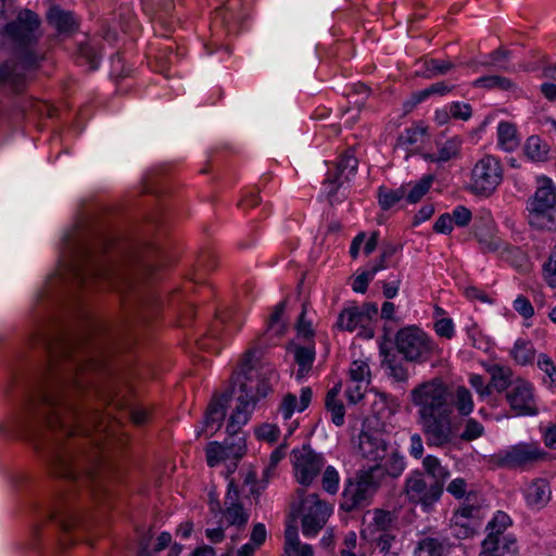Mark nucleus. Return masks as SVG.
Here are the masks:
<instances>
[{"mask_svg": "<svg viewBox=\"0 0 556 556\" xmlns=\"http://www.w3.org/2000/svg\"><path fill=\"white\" fill-rule=\"evenodd\" d=\"M126 325L106 324L87 318L81 336L64 331L41 333L38 344L46 353L29 400L25 434L48 460L54 475L84 484L93 482L90 472L79 473L74 452L63 446V439L76 432L89 434L98 428L102 415L97 410L80 409L75 396L85 389L78 371L98 370L104 366L100 356L125 332Z\"/></svg>", "mask_w": 556, "mask_h": 556, "instance_id": "1", "label": "nucleus"}, {"mask_svg": "<svg viewBox=\"0 0 556 556\" xmlns=\"http://www.w3.org/2000/svg\"><path fill=\"white\" fill-rule=\"evenodd\" d=\"M111 244L112 239L105 233L70 243L68 260L60 274L62 280L77 289L94 283L108 285L128 294L129 300L134 298L137 306L148 305L151 295L144 291L141 281L152 270L149 256L135 255L123 263L106 262L103 254Z\"/></svg>", "mask_w": 556, "mask_h": 556, "instance_id": "2", "label": "nucleus"}, {"mask_svg": "<svg viewBox=\"0 0 556 556\" xmlns=\"http://www.w3.org/2000/svg\"><path fill=\"white\" fill-rule=\"evenodd\" d=\"M410 397L418 408V421L428 446L442 448L454 442V406L462 416H468L473 409L472 395L467 388L457 387L451 399L446 386L440 379L420 383L412 390Z\"/></svg>", "mask_w": 556, "mask_h": 556, "instance_id": "3", "label": "nucleus"}, {"mask_svg": "<svg viewBox=\"0 0 556 556\" xmlns=\"http://www.w3.org/2000/svg\"><path fill=\"white\" fill-rule=\"evenodd\" d=\"M257 351L249 350L242 358V372L237 377L240 382L238 405L227 424L228 438L222 444L226 456L236 460L243 457L247 452L245 438L241 427L245 425L250 415L261 397L271 392L273 384L278 380L277 371L270 366H264L257 371L255 379L251 375L252 362L256 358Z\"/></svg>", "mask_w": 556, "mask_h": 556, "instance_id": "4", "label": "nucleus"}, {"mask_svg": "<svg viewBox=\"0 0 556 556\" xmlns=\"http://www.w3.org/2000/svg\"><path fill=\"white\" fill-rule=\"evenodd\" d=\"M381 470L379 464L371 465L367 470H361L355 481H349L342 494L340 508L350 513L367 506L379 486L377 475Z\"/></svg>", "mask_w": 556, "mask_h": 556, "instance_id": "5", "label": "nucleus"}, {"mask_svg": "<svg viewBox=\"0 0 556 556\" xmlns=\"http://www.w3.org/2000/svg\"><path fill=\"white\" fill-rule=\"evenodd\" d=\"M395 345L404 359L413 363L428 362L435 352V344L416 326L400 329L395 336Z\"/></svg>", "mask_w": 556, "mask_h": 556, "instance_id": "6", "label": "nucleus"}, {"mask_svg": "<svg viewBox=\"0 0 556 556\" xmlns=\"http://www.w3.org/2000/svg\"><path fill=\"white\" fill-rule=\"evenodd\" d=\"M30 48L16 47L17 62L7 61L0 64V83L11 86L15 92H20L25 84V71L39 66L41 58Z\"/></svg>", "mask_w": 556, "mask_h": 556, "instance_id": "7", "label": "nucleus"}, {"mask_svg": "<svg viewBox=\"0 0 556 556\" xmlns=\"http://www.w3.org/2000/svg\"><path fill=\"white\" fill-rule=\"evenodd\" d=\"M40 23L38 14L24 9L18 12L14 21L5 25L4 31L16 47H33L40 37L38 34Z\"/></svg>", "mask_w": 556, "mask_h": 556, "instance_id": "8", "label": "nucleus"}, {"mask_svg": "<svg viewBox=\"0 0 556 556\" xmlns=\"http://www.w3.org/2000/svg\"><path fill=\"white\" fill-rule=\"evenodd\" d=\"M502 180L500 162L490 155L478 161L471 172L470 189L475 194L490 195Z\"/></svg>", "mask_w": 556, "mask_h": 556, "instance_id": "9", "label": "nucleus"}, {"mask_svg": "<svg viewBox=\"0 0 556 556\" xmlns=\"http://www.w3.org/2000/svg\"><path fill=\"white\" fill-rule=\"evenodd\" d=\"M302 532L305 536H315L326 525L331 508L319 500L316 493L307 495L301 502Z\"/></svg>", "mask_w": 556, "mask_h": 556, "instance_id": "10", "label": "nucleus"}, {"mask_svg": "<svg viewBox=\"0 0 556 556\" xmlns=\"http://www.w3.org/2000/svg\"><path fill=\"white\" fill-rule=\"evenodd\" d=\"M543 455L538 445L521 443L492 454L489 462L502 468H516L534 463Z\"/></svg>", "mask_w": 556, "mask_h": 556, "instance_id": "11", "label": "nucleus"}, {"mask_svg": "<svg viewBox=\"0 0 556 556\" xmlns=\"http://www.w3.org/2000/svg\"><path fill=\"white\" fill-rule=\"evenodd\" d=\"M405 492L410 502L420 504L425 508L431 507L443 493L438 483L427 481L424 472L419 470L414 471L406 479Z\"/></svg>", "mask_w": 556, "mask_h": 556, "instance_id": "12", "label": "nucleus"}, {"mask_svg": "<svg viewBox=\"0 0 556 556\" xmlns=\"http://www.w3.org/2000/svg\"><path fill=\"white\" fill-rule=\"evenodd\" d=\"M293 466L296 481L302 485H309L324 467V458L315 453L308 445L292 451Z\"/></svg>", "mask_w": 556, "mask_h": 556, "instance_id": "13", "label": "nucleus"}, {"mask_svg": "<svg viewBox=\"0 0 556 556\" xmlns=\"http://www.w3.org/2000/svg\"><path fill=\"white\" fill-rule=\"evenodd\" d=\"M388 443L378 430H362L358 437V452L364 459L378 465L387 456Z\"/></svg>", "mask_w": 556, "mask_h": 556, "instance_id": "14", "label": "nucleus"}, {"mask_svg": "<svg viewBox=\"0 0 556 556\" xmlns=\"http://www.w3.org/2000/svg\"><path fill=\"white\" fill-rule=\"evenodd\" d=\"M506 400L511 410L519 416H534L538 414L533 388L529 382L520 381L509 392Z\"/></svg>", "mask_w": 556, "mask_h": 556, "instance_id": "15", "label": "nucleus"}, {"mask_svg": "<svg viewBox=\"0 0 556 556\" xmlns=\"http://www.w3.org/2000/svg\"><path fill=\"white\" fill-rule=\"evenodd\" d=\"M226 508L223 511L228 526H235L239 529L243 528L249 521V514L243 505L239 502V490L233 479L228 483V491L225 498Z\"/></svg>", "mask_w": 556, "mask_h": 556, "instance_id": "16", "label": "nucleus"}, {"mask_svg": "<svg viewBox=\"0 0 556 556\" xmlns=\"http://www.w3.org/2000/svg\"><path fill=\"white\" fill-rule=\"evenodd\" d=\"M358 161L352 150H346L336 163L333 169H328L327 177L324 181L325 185L330 186L328 197L331 199L339 187L342 185L341 176L346 173L345 178L348 179L349 174H353L357 168Z\"/></svg>", "mask_w": 556, "mask_h": 556, "instance_id": "17", "label": "nucleus"}, {"mask_svg": "<svg viewBox=\"0 0 556 556\" xmlns=\"http://www.w3.org/2000/svg\"><path fill=\"white\" fill-rule=\"evenodd\" d=\"M556 205V189L549 178H543L542 185L536 189L529 201V211L536 215L546 214Z\"/></svg>", "mask_w": 556, "mask_h": 556, "instance_id": "18", "label": "nucleus"}, {"mask_svg": "<svg viewBox=\"0 0 556 556\" xmlns=\"http://www.w3.org/2000/svg\"><path fill=\"white\" fill-rule=\"evenodd\" d=\"M47 21L60 35L65 36H71L79 26L74 13L61 9L59 5H53L49 9Z\"/></svg>", "mask_w": 556, "mask_h": 556, "instance_id": "19", "label": "nucleus"}, {"mask_svg": "<svg viewBox=\"0 0 556 556\" xmlns=\"http://www.w3.org/2000/svg\"><path fill=\"white\" fill-rule=\"evenodd\" d=\"M233 389L214 397L205 414L204 425L206 428L218 430L226 416V407L232 397Z\"/></svg>", "mask_w": 556, "mask_h": 556, "instance_id": "20", "label": "nucleus"}, {"mask_svg": "<svg viewBox=\"0 0 556 556\" xmlns=\"http://www.w3.org/2000/svg\"><path fill=\"white\" fill-rule=\"evenodd\" d=\"M483 551H491L501 556H514L518 546L516 539L511 535L489 534L482 543Z\"/></svg>", "mask_w": 556, "mask_h": 556, "instance_id": "21", "label": "nucleus"}, {"mask_svg": "<svg viewBox=\"0 0 556 556\" xmlns=\"http://www.w3.org/2000/svg\"><path fill=\"white\" fill-rule=\"evenodd\" d=\"M551 500V488L546 480L535 479L526 489V501L530 506L542 508Z\"/></svg>", "mask_w": 556, "mask_h": 556, "instance_id": "22", "label": "nucleus"}, {"mask_svg": "<svg viewBox=\"0 0 556 556\" xmlns=\"http://www.w3.org/2000/svg\"><path fill=\"white\" fill-rule=\"evenodd\" d=\"M380 353L383 356L381 365L389 370V376L396 382L407 381L408 371L403 361L394 352L384 346L380 348Z\"/></svg>", "mask_w": 556, "mask_h": 556, "instance_id": "23", "label": "nucleus"}, {"mask_svg": "<svg viewBox=\"0 0 556 556\" xmlns=\"http://www.w3.org/2000/svg\"><path fill=\"white\" fill-rule=\"evenodd\" d=\"M369 535L381 532H397V518L388 510L375 509L372 521L368 525ZM366 530L363 532L365 533Z\"/></svg>", "mask_w": 556, "mask_h": 556, "instance_id": "24", "label": "nucleus"}, {"mask_svg": "<svg viewBox=\"0 0 556 556\" xmlns=\"http://www.w3.org/2000/svg\"><path fill=\"white\" fill-rule=\"evenodd\" d=\"M422 468L425 477L429 479L430 483H438L440 491L443 492L446 479L450 477V471L441 464L440 459L433 455H428L422 460Z\"/></svg>", "mask_w": 556, "mask_h": 556, "instance_id": "25", "label": "nucleus"}, {"mask_svg": "<svg viewBox=\"0 0 556 556\" xmlns=\"http://www.w3.org/2000/svg\"><path fill=\"white\" fill-rule=\"evenodd\" d=\"M418 64L421 65V68L417 71V75L426 79L443 76L455 67L453 62L438 59L419 61Z\"/></svg>", "mask_w": 556, "mask_h": 556, "instance_id": "26", "label": "nucleus"}, {"mask_svg": "<svg viewBox=\"0 0 556 556\" xmlns=\"http://www.w3.org/2000/svg\"><path fill=\"white\" fill-rule=\"evenodd\" d=\"M294 361L299 366L296 371V379L301 380L307 376L313 367V363L315 359V349L314 346H293Z\"/></svg>", "mask_w": 556, "mask_h": 556, "instance_id": "27", "label": "nucleus"}, {"mask_svg": "<svg viewBox=\"0 0 556 556\" xmlns=\"http://www.w3.org/2000/svg\"><path fill=\"white\" fill-rule=\"evenodd\" d=\"M549 150V146L535 135L530 136L523 147L526 156L533 162H546Z\"/></svg>", "mask_w": 556, "mask_h": 556, "instance_id": "28", "label": "nucleus"}, {"mask_svg": "<svg viewBox=\"0 0 556 556\" xmlns=\"http://www.w3.org/2000/svg\"><path fill=\"white\" fill-rule=\"evenodd\" d=\"M497 137L500 146L510 152L519 146L517 137V129L514 124L509 122H501L497 127Z\"/></svg>", "mask_w": 556, "mask_h": 556, "instance_id": "29", "label": "nucleus"}, {"mask_svg": "<svg viewBox=\"0 0 556 556\" xmlns=\"http://www.w3.org/2000/svg\"><path fill=\"white\" fill-rule=\"evenodd\" d=\"M64 532H68L77 522L76 513L70 507V498L62 500L60 506L55 509L53 516Z\"/></svg>", "mask_w": 556, "mask_h": 556, "instance_id": "30", "label": "nucleus"}, {"mask_svg": "<svg viewBox=\"0 0 556 556\" xmlns=\"http://www.w3.org/2000/svg\"><path fill=\"white\" fill-rule=\"evenodd\" d=\"M359 314V307L352 306L344 308L336 323V327L340 330L354 331L358 326H363L364 321Z\"/></svg>", "mask_w": 556, "mask_h": 556, "instance_id": "31", "label": "nucleus"}, {"mask_svg": "<svg viewBox=\"0 0 556 556\" xmlns=\"http://www.w3.org/2000/svg\"><path fill=\"white\" fill-rule=\"evenodd\" d=\"M339 388L334 387L326 395V408L331 413V420L336 426L344 424L345 409L341 401L338 400Z\"/></svg>", "mask_w": 556, "mask_h": 556, "instance_id": "32", "label": "nucleus"}, {"mask_svg": "<svg viewBox=\"0 0 556 556\" xmlns=\"http://www.w3.org/2000/svg\"><path fill=\"white\" fill-rule=\"evenodd\" d=\"M406 195V186H401L397 189H390L381 186L378 189V202L383 211H388L397 204Z\"/></svg>", "mask_w": 556, "mask_h": 556, "instance_id": "33", "label": "nucleus"}, {"mask_svg": "<svg viewBox=\"0 0 556 556\" xmlns=\"http://www.w3.org/2000/svg\"><path fill=\"white\" fill-rule=\"evenodd\" d=\"M488 372L491 375V388H494L497 392H503L510 386L513 375L510 368L493 365L488 369Z\"/></svg>", "mask_w": 556, "mask_h": 556, "instance_id": "34", "label": "nucleus"}, {"mask_svg": "<svg viewBox=\"0 0 556 556\" xmlns=\"http://www.w3.org/2000/svg\"><path fill=\"white\" fill-rule=\"evenodd\" d=\"M379 465L381 466L382 470L377 475L378 480H380V478L384 475H388L392 478H397L402 475L405 468L404 458L395 451L391 453L383 465L381 462H379Z\"/></svg>", "mask_w": 556, "mask_h": 556, "instance_id": "35", "label": "nucleus"}, {"mask_svg": "<svg viewBox=\"0 0 556 556\" xmlns=\"http://www.w3.org/2000/svg\"><path fill=\"white\" fill-rule=\"evenodd\" d=\"M462 146V139L458 137L451 138L444 142L439 149V155L433 154L427 155V159L431 162H447L458 155Z\"/></svg>", "mask_w": 556, "mask_h": 556, "instance_id": "36", "label": "nucleus"}, {"mask_svg": "<svg viewBox=\"0 0 556 556\" xmlns=\"http://www.w3.org/2000/svg\"><path fill=\"white\" fill-rule=\"evenodd\" d=\"M514 359L520 365H527L533 362L535 350L530 341L519 339L511 350Z\"/></svg>", "mask_w": 556, "mask_h": 556, "instance_id": "37", "label": "nucleus"}, {"mask_svg": "<svg viewBox=\"0 0 556 556\" xmlns=\"http://www.w3.org/2000/svg\"><path fill=\"white\" fill-rule=\"evenodd\" d=\"M454 89L453 85H448L445 81H439L435 84H432L430 87L414 93L412 97V102L408 103L410 106H415L416 104L420 103L425 99H427L431 94H440L444 96L448 92H451Z\"/></svg>", "mask_w": 556, "mask_h": 556, "instance_id": "38", "label": "nucleus"}, {"mask_svg": "<svg viewBox=\"0 0 556 556\" xmlns=\"http://www.w3.org/2000/svg\"><path fill=\"white\" fill-rule=\"evenodd\" d=\"M473 86L488 89L509 90L514 87V83L504 76L490 75L478 78L473 83Z\"/></svg>", "mask_w": 556, "mask_h": 556, "instance_id": "39", "label": "nucleus"}, {"mask_svg": "<svg viewBox=\"0 0 556 556\" xmlns=\"http://www.w3.org/2000/svg\"><path fill=\"white\" fill-rule=\"evenodd\" d=\"M415 556H443V545L438 539L424 538L417 544Z\"/></svg>", "mask_w": 556, "mask_h": 556, "instance_id": "40", "label": "nucleus"}, {"mask_svg": "<svg viewBox=\"0 0 556 556\" xmlns=\"http://www.w3.org/2000/svg\"><path fill=\"white\" fill-rule=\"evenodd\" d=\"M433 182L432 175L424 176L418 182H416L409 190L406 189V200L409 203H417L421 198L429 191Z\"/></svg>", "mask_w": 556, "mask_h": 556, "instance_id": "41", "label": "nucleus"}, {"mask_svg": "<svg viewBox=\"0 0 556 556\" xmlns=\"http://www.w3.org/2000/svg\"><path fill=\"white\" fill-rule=\"evenodd\" d=\"M425 135L426 128L424 127L407 128L399 136L397 147H404L405 149H408L409 147L416 146L421 141Z\"/></svg>", "mask_w": 556, "mask_h": 556, "instance_id": "42", "label": "nucleus"}, {"mask_svg": "<svg viewBox=\"0 0 556 556\" xmlns=\"http://www.w3.org/2000/svg\"><path fill=\"white\" fill-rule=\"evenodd\" d=\"M78 56L86 62L89 66V71H93L99 65V52L98 48L91 43H79Z\"/></svg>", "mask_w": 556, "mask_h": 556, "instance_id": "43", "label": "nucleus"}, {"mask_svg": "<svg viewBox=\"0 0 556 556\" xmlns=\"http://www.w3.org/2000/svg\"><path fill=\"white\" fill-rule=\"evenodd\" d=\"M484 433V427L478 420L469 418L466 420L464 430L460 434V439L466 442L477 440Z\"/></svg>", "mask_w": 556, "mask_h": 556, "instance_id": "44", "label": "nucleus"}, {"mask_svg": "<svg viewBox=\"0 0 556 556\" xmlns=\"http://www.w3.org/2000/svg\"><path fill=\"white\" fill-rule=\"evenodd\" d=\"M451 531L453 536L459 540L471 538L476 533L475 526L471 521H463L459 520L458 517H455L454 522L451 525Z\"/></svg>", "mask_w": 556, "mask_h": 556, "instance_id": "45", "label": "nucleus"}, {"mask_svg": "<svg viewBox=\"0 0 556 556\" xmlns=\"http://www.w3.org/2000/svg\"><path fill=\"white\" fill-rule=\"evenodd\" d=\"M206 462L210 467L216 466L224 459H229L223 448V445L218 442H210L205 448Z\"/></svg>", "mask_w": 556, "mask_h": 556, "instance_id": "46", "label": "nucleus"}, {"mask_svg": "<svg viewBox=\"0 0 556 556\" xmlns=\"http://www.w3.org/2000/svg\"><path fill=\"white\" fill-rule=\"evenodd\" d=\"M370 538L371 542L380 553H388L396 539V532H381L378 534H371Z\"/></svg>", "mask_w": 556, "mask_h": 556, "instance_id": "47", "label": "nucleus"}, {"mask_svg": "<svg viewBox=\"0 0 556 556\" xmlns=\"http://www.w3.org/2000/svg\"><path fill=\"white\" fill-rule=\"evenodd\" d=\"M510 518L507 514L504 511H497L488 525V529L491 530L489 534H504V530L510 525Z\"/></svg>", "mask_w": 556, "mask_h": 556, "instance_id": "48", "label": "nucleus"}, {"mask_svg": "<svg viewBox=\"0 0 556 556\" xmlns=\"http://www.w3.org/2000/svg\"><path fill=\"white\" fill-rule=\"evenodd\" d=\"M369 366L364 361H354L350 368L351 379L356 383H364L369 377Z\"/></svg>", "mask_w": 556, "mask_h": 556, "instance_id": "49", "label": "nucleus"}, {"mask_svg": "<svg viewBox=\"0 0 556 556\" xmlns=\"http://www.w3.org/2000/svg\"><path fill=\"white\" fill-rule=\"evenodd\" d=\"M321 482L325 491L331 494L336 493L339 484L338 471L332 466H328L323 475Z\"/></svg>", "mask_w": 556, "mask_h": 556, "instance_id": "50", "label": "nucleus"}, {"mask_svg": "<svg viewBox=\"0 0 556 556\" xmlns=\"http://www.w3.org/2000/svg\"><path fill=\"white\" fill-rule=\"evenodd\" d=\"M538 366L549 378L551 384L556 386V366L553 359L546 354H540L538 357Z\"/></svg>", "mask_w": 556, "mask_h": 556, "instance_id": "51", "label": "nucleus"}, {"mask_svg": "<svg viewBox=\"0 0 556 556\" xmlns=\"http://www.w3.org/2000/svg\"><path fill=\"white\" fill-rule=\"evenodd\" d=\"M544 279L552 288H556V249L543 266Z\"/></svg>", "mask_w": 556, "mask_h": 556, "instance_id": "52", "label": "nucleus"}, {"mask_svg": "<svg viewBox=\"0 0 556 556\" xmlns=\"http://www.w3.org/2000/svg\"><path fill=\"white\" fill-rule=\"evenodd\" d=\"M470 386L476 390L481 399H485L491 395L492 388L491 384L484 383V378L480 375H471L469 379Z\"/></svg>", "mask_w": 556, "mask_h": 556, "instance_id": "53", "label": "nucleus"}, {"mask_svg": "<svg viewBox=\"0 0 556 556\" xmlns=\"http://www.w3.org/2000/svg\"><path fill=\"white\" fill-rule=\"evenodd\" d=\"M296 407H298L296 396L292 393H288L287 395H285V397L279 406V412L281 413L283 419L287 420L293 415Z\"/></svg>", "mask_w": 556, "mask_h": 556, "instance_id": "54", "label": "nucleus"}, {"mask_svg": "<svg viewBox=\"0 0 556 556\" xmlns=\"http://www.w3.org/2000/svg\"><path fill=\"white\" fill-rule=\"evenodd\" d=\"M256 435L261 440L273 443L279 437V428L276 425L264 424L256 430Z\"/></svg>", "mask_w": 556, "mask_h": 556, "instance_id": "55", "label": "nucleus"}, {"mask_svg": "<svg viewBox=\"0 0 556 556\" xmlns=\"http://www.w3.org/2000/svg\"><path fill=\"white\" fill-rule=\"evenodd\" d=\"M450 113L454 118L467 121L470 118L472 110L468 103L453 102L450 108Z\"/></svg>", "mask_w": 556, "mask_h": 556, "instance_id": "56", "label": "nucleus"}, {"mask_svg": "<svg viewBox=\"0 0 556 556\" xmlns=\"http://www.w3.org/2000/svg\"><path fill=\"white\" fill-rule=\"evenodd\" d=\"M451 217L456 226L465 227L471 220V212L466 206L459 205L453 211Z\"/></svg>", "mask_w": 556, "mask_h": 556, "instance_id": "57", "label": "nucleus"}, {"mask_svg": "<svg viewBox=\"0 0 556 556\" xmlns=\"http://www.w3.org/2000/svg\"><path fill=\"white\" fill-rule=\"evenodd\" d=\"M514 308L516 312H518L523 318H530L534 314V309L530 301L523 296L519 295L514 301Z\"/></svg>", "mask_w": 556, "mask_h": 556, "instance_id": "58", "label": "nucleus"}, {"mask_svg": "<svg viewBox=\"0 0 556 556\" xmlns=\"http://www.w3.org/2000/svg\"><path fill=\"white\" fill-rule=\"evenodd\" d=\"M374 277V270H364L355 278L353 282V290L358 293H365L368 288L369 281L372 280Z\"/></svg>", "mask_w": 556, "mask_h": 556, "instance_id": "59", "label": "nucleus"}, {"mask_svg": "<svg viewBox=\"0 0 556 556\" xmlns=\"http://www.w3.org/2000/svg\"><path fill=\"white\" fill-rule=\"evenodd\" d=\"M300 541L296 527L289 526L285 531V551L291 555L293 547H299Z\"/></svg>", "mask_w": 556, "mask_h": 556, "instance_id": "60", "label": "nucleus"}, {"mask_svg": "<svg viewBox=\"0 0 556 556\" xmlns=\"http://www.w3.org/2000/svg\"><path fill=\"white\" fill-rule=\"evenodd\" d=\"M435 332L440 337H444L446 339H451L454 336V324L451 318H441L435 325Z\"/></svg>", "mask_w": 556, "mask_h": 556, "instance_id": "61", "label": "nucleus"}, {"mask_svg": "<svg viewBox=\"0 0 556 556\" xmlns=\"http://www.w3.org/2000/svg\"><path fill=\"white\" fill-rule=\"evenodd\" d=\"M446 490L454 497L460 498L467 492V482L463 478H456L448 483Z\"/></svg>", "mask_w": 556, "mask_h": 556, "instance_id": "62", "label": "nucleus"}, {"mask_svg": "<svg viewBox=\"0 0 556 556\" xmlns=\"http://www.w3.org/2000/svg\"><path fill=\"white\" fill-rule=\"evenodd\" d=\"M502 240L498 237L490 236L485 238H479L480 249L484 253L496 252L502 247Z\"/></svg>", "mask_w": 556, "mask_h": 556, "instance_id": "63", "label": "nucleus"}, {"mask_svg": "<svg viewBox=\"0 0 556 556\" xmlns=\"http://www.w3.org/2000/svg\"><path fill=\"white\" fill-rule=\"evenodd\" d=\"M452 217L450 214H442L433 225V229L440 233H450L453 229Z\"/></svg>", "mask_w": 556, "mask_h": 556, "instance_id": "64", "label": "nucleus"}]
</instances>
